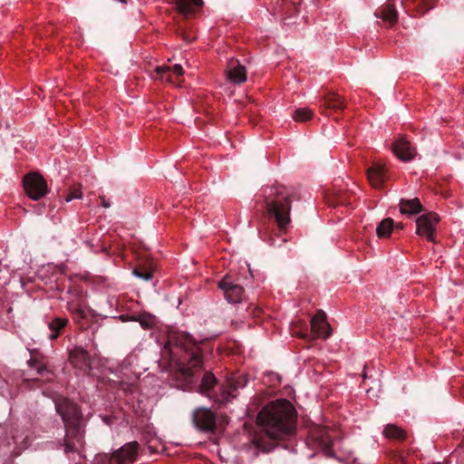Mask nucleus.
I'll list each match as a JSON object with an SVG mask.
<instances>
[{"mask_svg":"<svg viewBox=\"0 0 464 464\" xmlns=\"http://www.w3.org/2000/svg\"><path fill=\"white\" fill-rule=\"evenodd\" d=\"M164 353L169 354L170 361L177 366L176 377L183 382L180 388L191 390L198 382V373L202 370L199 343L186 333L169 331Z\"/></svg>","mask_w":464,"mask_h":464,"instance_id":"1","label":"nucleus"},{"mask_svg":"<svg viewBox=\"0 0 464 464\" xmlns=\"http://www.w3.org/2000/svg\"><path fill=\"white\" fill-rule=\"evenodd\" d=\"M257 423L271 440H281L295 430L296 411L292 403L280 399L266 405L257 415Z\"/></svg>","mask_w":464,"mask_h":464,"instance_id":"2","label":"nucleus"},{"mask_svg":"<svg viewBox=\"0 0 464 464\" xmlns=\"http://www.w3.org/2000/svg\"><path fill=\"white\" fill-rule=\"evenodd\" d=\"M264 208L268 218L274 220L281 232H285L290 222L293 192L279 183L262 189Z\"/></svg>","mask_w":464,"mask_h":464,"instance_id":"3","label":"nucleus"},{"mask_svg":"<svg viewBox=\"0 0 464 464\" xmlns=\"http://www.w3.org/2000/svg\"><path fill=\"white\" fill-rule=\"evenodd\" d=\"M54 405L66 430L64 451L66 453L75 452L77 450L76 443L82 444L84 433L81 409L72 401L63 396H57L54 399Z\"/></svg>","mask_w":464,"mask_h":464,"instance_id":"4","label":"nucleus"},{"mask_svg":"<svg viewBox=\"0 0 464 464\" xmlns=\"http://www.w3.org/2000/svg\"><path fill=\"white\" fill-rule=\"evenodd\" d=\"M333 432L334 431L326 427L319 425L313 426L308 434V446L313 449L321 450L326 457H334V452L332 450L333 440L334 438Z\"/></svg>","mask_w":464,"mask_h":464,"instance_id":"5","label":"nucleus"},{"mask_svg":"<svg viewBox=\"0 0 464 464\" xmlns=\"http://www.w3.org/2000/svg\"><path fill=\"white\" fill-rule=\"evenodd\" d=\"M139 448L137 441L128 442L111 456L104 454L97 457V464H132L136 460Z\"/></svg>","mask_w":464,"mask_h":464,"instance_id":"6","label":"nucleus"},{"mask_svg":"<svg viewBox=\"0 0 464 464\" xmlns=\"http://www.w3.org/2000/svg\"><path fill=\"white\" fill-rule=\"evenodd\" d=\"M310 332L306 328L304 332L295 331L293 334L303 339L328 338L332 334L331 326L326 321V314L324 311L318 310L310 321Z\"/></svg>","mask_w":464,"mask_h":464,"instance_id":"7","label":"nucleus"},{"mask_svg":"<svg viewBox=\"0 0 464 464\" xmlns=\"http://www.w3.org/2000/svg\"><path fill=\"white\" fill-rule=\"evenodd\" d=\"M24 188L30 198L38 200L48 192L45 179L38 173H29L24 177Z\"/></svg>","mask_w":464,"mask_h":464,"instance_id":"8","label":"nucleus"},{"mask_svg":"<svg viewBox=\"0 0 464 464\" xmlns=\"http://www.w3.org/2000/svg\"><path fill=\"white\" fill-rule=\"evenodd\" d=\"M440 217L435 212H428L416 218V234L435 243V234Z\"/></svg>","mask_w":464,"mask_h":464,"instance_id":"9","label":"nucleus"},{"mask_svg":"<svg viewBox=\"0 0 464 464\" xmlns=\"http://www.w3.org/2000/svg\"><path fill=\"white\" fill-rule=\"evenodd\" d=\"M193 423L202 431L215 432L217 429V416L208 408H198L193 412Z\"/></svg>","mask_w":464,"mask_h":464,"instance_id":"10","label":"nucleus"},{"mask_svg":"<svg viewBox=\"0 0 464 464\" xmlns=\"http://www.w3.org/2000/svg\"><path fill=\"white\" fill-rule=\"evenodd\" d=\"M247 383V379L244 374H232L227 377L226 382L220 387L221 390V401L227 402L230 399L237 396L236 392L238 389L244 388Z\"/></svg>","mask_w":464,"mask_h":464,"instance_id":"11","label":"nucleus"},{"mask_svg":"<svg viewBox=\"0 0 464 464\" xmlns=\"http://www.w3.org/2000/svg\"><path fill=\"white\" fill-rule=\"evenodd\" d=\"M219 288L224 292L225 298L232 304L241 301L244 288L234 282L230 276H226L218 284Z\"/></svg>","mask_w":464,"mask_h":464,"instance_id":"12","label":"nucleus"},{"mask_svg":"<svg viewBox=\"0 0 464 464\" xmlns=\"http://www.w3.org/2000/svg\"><path fill=\"white\" fill-rule=\"evenodd\" d=\"M69 359L71 363L79 370L89 372L91 371V356L82 347H75L70 352Z\"/></svg>","mask_w":464,"mask_h":464,"instance_id":"13","label":"nucleus"},{"mask_svg":"<svg viewBox=\"0 0 464 464\" xmlns=\"http://www.w3.org/2000/svg\"><path fill=\"white\" fill-rule=\"evenodd\" d=\"M179 14L188 19L198 14L204 5L203 0H172Z\"/></svg>","mask_w":464,"mask_h":464,"instance_id":"14","label":"nucleus"},{"mask_svg":"<svg viewBox=\"0 0 464 464\" xmlns=\"http://www.w3.org/2000/svg\"><path fill=\"white\" fill-rule=\"evenodd\" d=\"M303 0H276L273 10L281 14L285 19L291 18L299 13Z\"/></svg>","mask_w":464,"mask_h":464,"instance_id":"15","label":"nucleus"},{"mask_svg":"<svg viewBox=\"0 0 464 464\" xmlns=\"http://www.w3.org/2000/svg\"><path fill=\"white\" fill-rule=\"evenodd\" d=\"M226 73L227 79L235 84H241L246 80V68L237 60L231 59L227 63Z\"/></svg>","mask_w":464,"mask_h":464,"instance_id":"16","label":"nucleus"},{"mask_svg":"<svg viewBox=\"0 0 464 464\" xmlns=\"http://www.w3.org/2000/svg\"><path fill=\"white\" fill-rule=\"evenodd\" d=\"M392 151L394 154L403 161L411 160L415 155V149L411 146L410 141L405 140L403 137L398 139L392 144Z\"/></svg>","mask_w":464,"mask_h":464,"instance_id":"17","label":"nucleus"},{"mask_svg":"<svg viewBox=\"0 0 464 464\" xmlns=\"http://www.w3.org/2000/svg\"><path fill=\"white\" fill-rule=\"evenodd\" d=\"M367 177L374 188H382L386 180V168L381 162H373L367 169Z\"/></svg>","mask_w":464,"mask_h":464,"instance_id":"18","label":"nucleus"},{"mask_svg":"<svg viewBox=\"0 0 464 464\" xmlns=\"http://www.w3.org/2000/svg\"><path fill=\"white\" fill-rule=\"evenodd\" d=\"M354 195L348 190L334 189L326 195V201L332 207L349 206Z\"/></svg>","mask_w":464,"mask_h":464,"instance_id":"19","label":"nucleus"},{"mask_svg":"<svg viewBox=\"0 0 464 464\" xmlns=\"http://www.w3.org/2000/svg\"><path fill=\"white\" fill-rule=\"evenodd\" d=\"M321 108L323 109V111L325 113L326 111L328 110L336 112L339 111H343L345 108V102L336 92H329L324 96Z\"/></svg>","mask_w":464,"mask_h":464,"instance_id":"20","label":"nucleus"},{"mask_svg":"<svg viewBox=\"0 0 464 464\" xmlns=\"http://www.w3.org/2000/svg\"><path fill=\"white\" fill-rule=\"evenodd\" d=\"M375 15L382 18L384 22H387L390 25L394 24L398 20L395 1L387 0L383 5L376 10Z\"/></svg>","mask_w":464,"mask_h":464,"instance_id":"21","label":"nucleus"},{"mask_svg":"<svg viewBox=\"0 0 464 464\" xmlns=\"http://www.w3.org/2000/svg\"><path fill=\"white\" fill-rule=\"evenodd\" d=\"M400 211L402 214L415 215L423 211V207L418 198L400 200Z\"/></svg>","mask_w":464,"mask_h":464,"instance_id":"22","label":"nucleus"},{"mask_svg":"<svg viewBox=\"0 0 464 464\" xmlns=\"http://www.w3.org/2000/svg\"><path fill=\"white\" fill-rule=\"evenodd\" d=\"M216 377L210 372H206L201 379L200 384L198 386V392L203 395L210 396V392L217 385Z\"/></svg>","mask_w":464,"mask_h":464,"instance_id":"23","label":"nucleus"},{"mask_svg":"<svg viewBox=\"0 0 464 464\" xmlns=\"http://www.w3.org/2000/svg\"><path fill=\"white\" fill-rule=\"evenodd\" d=\"M69 320L67 318L55 317L49 324L48 328L52 332L49 338L50 340L57 339L62 334L66 325L68 324Z\"/></svg>","mask_w":464,"mask_h":464,"instance_id":"24","label":"nucleus"},{"mask_svg":"<svg viewBox=\"0 0 464 464\" xmlns=\"http://www.w3.org/2000/svg\"><path fill=\"white\" fill-rule=\"evenodd\" d=\"M27 363L32 369H35L37 374L45 378L46 381L49 382L52 380L53 375V372L49 370L45 364L41 363L37 358L32 357L30 360H28Z\"/></svg>","mask_w":464,"mask_h":464,"instance_id":"25","label":"nucleus"},{"mask_svg":"<svg viewBox=\"0 0 464 464\" xmlns=\"http://www.w3.org/2000/svg\"><path fill=\"white\" fill-rule=\"evenodd\" d=\"M394 229V221L391 218H384L376 227L377 237L380 238L389 237Z\"/></svg>","mask_w":464,"mask_h":464,"instance_id":"26","label":"nucleus"},{"mask_svg":"<svg viewBox=\"0 0 464 464\" xmlns=\"http://www.w3.org/2000/svg\"><path fill=\"white\" fill-rule=\"evenodd\" d=\"M383 434L392 440H404L406 439L405 431L394 424H388L383 430Z\"/></svg>","mask_w":464,"mask_h":464,"instance_id":"27","label":"nucleus"},{"mask_svg":"<svg viewBox=\"0 0 464 464\" xmlns=\"http://www.w3.org/2000/svg\"><path fill=\"white\" fill-rule=\"evenodd\" d=\"M132 273L137 277H140L145 281H150L153 277L154 268L151 264L149 266L140 265L133 269Z\"/></svg>","mask_w":464,"mask_h":464,"instance_id":"28","label":"nucleus"},{"mask_svg":"<svg viewBox=\"0 0 464 464\" xmlns=\"http://www.w3.org/2000/svg\"><path fill=\"white\" fill-rule=\"evenodd\" d=\"M313 111L308 108H298L293 113L295 121L304 122L312 119Z\"/></svg>","mask_w":464,"mask_h":464,"instance_id":"29","label":"nucleus"},{"mask_svg":"<svg viewBox=\"0 0 464 464\" xmlns=\"http://www.w3.org/2000/svg\"><path fill=\"white\" fill-rule=\"evenodd\" d=\"M155 72L161 81H166L171 83L175 82L173 75L170 73V66H158L155 69Z\"/></svg>","mask_w":464,"mask_h":464,"instance_id":"30","label":"nucleus"},{"mask_svg":"<svg viewBox=\"0 0 464 464\" xmlns=\"http://www.w3.org/2000/svg\"><path fill=\"white\" fill-rule=\"evenodd\" d=\"M82 185L74 184L73 186L69 188L67 194L64 197V199L66 202H70L75 198H82Z\"/></svg>","mask_w":464,"mask_h":464,"instance_id":"31","label":"nucleus"},{"mask_svg":"<svg viewBox=\"0 0 464 464\" xmlns=\"http://www.w3.org/2000/svg\"><path fill=\"white\" fill-rule=\"evenodd\" d=\"M253 443L255 444V446L256 447V449L260 450H263V451H267L270 450V447L266 446L264 441H263V439L258 437V436H255L253 438Z\"/></svg>","mask_w":464,"mask_h":464,"instance_id":"32","label":"nucleus"},{"mask_svg":"<svg viewBox=\"0 0 464 464\" xmlns=\"http://www.w3.org/2000/svg\"><path fill=\"white\" fill-rule=\"evenodd\" d=\"M177 34L178 35H179L180 37H182V39L188 43H190L192 42L196 37L195 36H190L188 35L183 28H181L180 26L178 28L177 30Z\"/></svg>","mask_w":464,"mask_h":464,"instance_id":"33","label":"nucleus"},{"mask_svg":"<svg viewBox=\"0 0 464 464\" xmlns=\"http://www.w3.org/2000/svg\"><path fill=\"white\" fill-rule=\"evenodd\" d=\"M170 73L176 78L181 76L183 74V69L180 64H175L170 66Z\"/></svg>","mask_w":464,"mask_h":464,"instance_id":"34","label":"nucleus"},{"mask_svg":"<svg viewBox=\"0 0 464 464\" xmlns=\"http://www.w3.org/2000/svg\"><path fill=\"white\" fill-rule=\"evenodd\" d=\"M84 317H85V313L83 310L76 309L73 312V319L75 320L76 323L80 324L81 320L83 319Z\"/></svg>","mask_w":464,"mask_h":464,"instance_id":"35","label":"nucleus"},{"mask_svg":"<svg viewBox=\"0 0 464 464\" xmlns=\"http://www.w3.org/2000/svg\"><path fill=\"white\" fill-rule=\"evenodd\" d=\"M102 204L104 208H109L110 207V203L107 202L103 198H102Z\"/></svg>","mask_w":464,"mask_h":464,"instance_id":"36","label":"nucleus"},{"mask_svg":"<svg viewBox=\"0 0 464 464\" xmlns=\"http://www.w3.org/2000/svg\"><path fill=\"white\" fill-rule=\"evenodd\" d=\"M395 227V228H397V229H403L404 225H403L402 223H399V224H397V225H396V227Z\"/></svg>","mask_w":464,"mask_h":464,"instance_id":"37","label":"nucleus"},{"mask_svg":"<svg viewBox=\"0 0 464 464\" xmlns=\"http://www.w3.org/2000/svg\"><path fill=\"white\" fill-rule=\"evenodd\" d=\"M269 244H270L271 246H276V240H275V239H273V238H271V239H270Z\"/></svg>","mask_w":464,"mask_h":464,"instance_id":"38","label":"nucleus"},{"mask_svg":"<svg viewBox=\"0 0 464 464\" xmlns=\"http://www.w3.org/2000/svg\"><path fill=\"white\" fill-rule=\"evenodd\" d=\"M141 325H142L143 327H149V324H148L147 323H144V322H141Z\"/></svg>","mask_w":464,"mask_h":464,"instance_id":"39","label":"nucleus"},{"mask_svg":"<svg viewBox=\"0 0 464 464\" xmlns=\"http://www.w3.org/2000/svg\"><path fill=\"white\" fill-rule=\"evenodd\" d=\"M32 381H33V382H38L39 380H38V378H34V379H33Z\"/></svg>","mask_w":464,"mask_h":464,"instance_id":"40","label":"nucleus"},{"mask_svg":"<svg viewBox=\"0 0 464 464\" xmlns=\"http://www.w3.org/2000/svg\"><path fill=\"white\" fill-rule=\"evenodd\" d=\"M438 464H440V463H438Z\"/></svg>","mask_w":464,"mask_h":464,"instance_id":"41","label":"nucleus"}]
</instances>
